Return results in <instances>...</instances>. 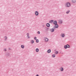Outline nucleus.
<instances>
[{"instance_id": "28", "label": "nucleus", "mask_w": 76, "mask_h": 76, "mask_svg": "<svg viewBox=\"0 0 76 76\" xmlns=\"http://www.w3.org/2000/svg\"><path fill=\"white\" fill-rule=\"evenodd\" d=\"M9 49L10 50V48H9Z\"/></svg>"}, {"instance_id": "3", "label": "nucleus", "mask_w": 76, "mask_h": 76, "mask_svg": "<svg viewBox=\"0 0 76 76\" xmlns=\"http://www.w3.org/2000/svg\"><path fill=\"white\" fill-rule=\"evenodd\" d=\"M64 48L65 49H67V48H70V45H67L64 46Z\"/></svg>"}, {"instance_id": "30", "label": "nucleus", "mask_w": 76, "mask_h": 76, "mask_svg": "<svg viewBox=\"0 0 76 76\" xmlns=\"http://www.w3.org/2000/svg\"><path fill=\"white\" fill-rule=\"evenodd\" d=\"M67 47H69V46H67Z\"/></svg>"}, {"instance_id": "14", "label": "nucleus", "mask_w": 76, "mask_h": 76, "mask_svg": "<svg viewBox=\"0 0 76 76\" xmlns=\"http://www.w3.org/2000/svg\"><path fill=\"white\" fill-rule=\"evenodd\" d=\"M72 3H76V0H72Z\"/></svg>"}, {"instance_id": "21", "label": "nucleus", "mask_w": 76, "mask_h": 76, "mask_svg": "<svg viewBox=\"0 0 76 76\" xmlns=\"http://www.w3.org/2000/svg\"><path fill=\"white\" fill-rule=\"evenodd\" d=\"M31 44H34V40H31Z\"/></svg>"}, {"instance_id": "11", "label": "nucleus", "mask_w": 76, "mask_h": 76, "mask_svg": "<svg viewBox=\"0 0 76 76\" xmlns=\"http://www.w3.org/2000/svg\"><path fill=\"white\" fill-rule=\"evenodd\" d=\"M27 36V37H28V38H29L30 37H29V34L28 33H27L26 34Z\"/></svg>"}, {"instance_id": "16", "label": "nucleus", "mask_w": 76, "mask_h": 76, "mask_svg": "<svg viewBox=\"0 0 76 76\" xmlns=\"http://www.w3.org/2000/svg\"><path fill=\"white\" fill-rule=\"evenodd\" d=\"M21 47L22 48H25V46L24 45H21Z\"/></svg>"}, {"instance_id": "7", "label": "nucleus", "mask_w": 76, "mask_h": 76, "mask_svg": "<svg viewBox=\"0 0 76 76\" xmlns=\"http://www.w3.org/2000/svg\"><path fill=\"white\" fill-rule=\"evenodd\" d=\"M48 30H49V28L47 27L45 28V31H48Z\"/></svg>"}, {"instance_id": "9", "label": "nucleus", "mask_w": 76, "mask_h": 76, "mask_svg": "<svg viewBox=\"0 0 76 76\" xmlns=\"http://www.w3.org/2000/svg\"><path fill=\"white\" fill-rule=\"evenodd\" d=\"M54 31V28H52L50 29V32H53Z\"/></svg>"}, {"instance_id": "15", "label": "nucleus", "mask_w": 76, "mask_h": 76, "mask_svg": "<svg viewBox=\"0 0 76 76\" xmlns=\"http://www.w3.org/2000/svg\"><path fill=\"white\" fill-rule=\"evenodd\" d=\"M36 52H39V49L38 48H36Z\"/></svg>"}, {"instance_id": "25", "label": "nucleus", "mask_w": 76, "mask_h": 76, "mask_svg": "<svg viewBox=\"0 0 76 76\" xmlns=\"http://www.w3.org/2000/svg\"><path fill=\"white\" fill-rule=\"evenodd\" d=\"M37 33L38 34H40V32L39 31H38Z\"/></svg>"}, {"instance_id": "1", "label": "nucleus", "mask_w": 76, "mask_h": 76, "mask_svg": "<svg viewBox=\"0 0 76 76\" xmlns=\"http://www.w3.org/2000/svg\"><path fill=\"white\" fill-rule=\"evenodd\" d=\"M53 24L55 25L53 27L54 29H56V28H57L58 27V25L57 24V21L55 20L54 21Z\"/></svg>"}, {"instance_id": "22", "label": "nucleus", "mask_w": 76, "mask_h": 76, "mask_svg": "<svg viewBox=\"0 0 76 76\" xmlns=\"http://www.w3.org/2000/svg\"><path fill=\"white\" fill-rule=\"evenodd\" d=\"M36 42H39V40H38V39H36Z\"/></svg>"}, {"instance_id": "24", "label": "nucleus", "mask_w": 76, "mask_h": 76, "mask_svg": "<svg viewBox=\"0 0 76 76\" xmlns=\"http://www.w3.org/2000/svg\"><path fill=\"white\" fill-rule=\"evenodd\" d=\"M34 39H35V40H37V37H35Z\"/></svg>"}, {"instance_id": "19", "label": "nucleus", "mask_w": 76, "mask_h": 76, "mask_svg": "<svg viewBox=\"0 0 76 76\" xmlns=\"http://www.w3.org/2000/svg\"><path fill=\"white\" fill-rule=\"evenodd\" d=\"M70 12V11L69 10L68 11H67L66 12V14H69V12Z\"/></svg>"}, {"instance_id": "10", "label": "nucleus", "mask_w": 76, "mask_h": 76, "mask_svg": "<svg viewBox=\"0 0 76 76\" xmlns=\"http://www.w3.org/2000/svg\"><path fill=\"white\" fill-rule=\"evenodd\" d=\"M46 26L47 27H50V24L49 23H47Z\"/></svg>"}, {"instance_id": "17", "label": "nucleus", "mask_w": 76, "mask_h": 76, "mask_svg": "<svg viewBox=\"0 0 76 76\" xmlns=\"http://www.w3.org/2000/svg\"><path fill=\"white\" fill-rule=\"evenodd\" d=\"M61 36H62V37H64V34H62L61 35Z\"/></svg>"}, {"instance_id": "29", "label": "nucleus", "mask_w": 76, "mask_h": 76, "mask_svg": "<svg viewBox=\"0 0 76 76\" xmlns=\"http://www.w3.org/2000/svg\"><path fill=\"white\" fill-rule=\"evenodd\" d=\"M55 51H56V50H55Z\"/></svg>"}, {"instance_id": "23", "label": "nucleus", "mask_w": 76, "mask_h": 76, "mask_svg": "<svg viewBox=\"0 0 76 76\" xmlns=\"http://www.w3.org/2000/svg\"><path fill=\"white\" fill-rule=\"evenodd\" d=\"M58 51H56L55 52V54H58Z\"/></svg>"}, {"instance_id": "4", "label": "nucleus", "mask_w": 76, "mask_h": 76, "mask_svg": "<svg viewBox=\"0 0 76 76\" xmlns=\"http://www.w3.org/2000/svg\"><path fill=\"white\" fill-rule=\"evenodd\" d=\"M48 39L47 38L45 37V42H48Z\"/></svg>"}, {"instance_id": "18", "label": "nucleus", "mask_w": 76, "mask_h": 76, "mask_svg": "<svg viewBox=\"0 0 76 76\" xmlns=\"http://www.w3.org/2000/svg\"><path fill=\"white\" fill-rule=\"evenodd\" d=\"M4 38L5 41H6V40H7V37L5 36L4 37Z\"/></svg>"}, {"instance_id": "20", "label": "nucleus", "mask_w": 76, "mask_h": 76, "mask_svg": "<svg viewBox=\"0 0 76 76\" xmlns=\"http://www.w3.org/2000/svg\"><path fill=\"white\" fill-rule=\"evenodd\" d=\"M55 57H56V55L53 54L52 55V57H53V58H54Z\"/></svg>"}, {"instance_id": "5", "label": "nucleus", "mask_w": 76, "mask_h": 76, "mask_svg": "<svg viewBox=\"0 0 76 76\" xmlns=\"http://www.w3.org/2000/svg\"><path fill=\"white\" fill-rule=\"evenodd\" d=\"M39 14L38 13V12L37 11H36L35 12V15L36 16H38Z\"/></svg>"}, {"instance_id": "13", "label": "nucleus", "mask_w": 76, "mask_h": 76, "mask_svg": "<svg viewBox=\"0 0 76 76\" xmlns=\"http://www.w3.org/2000/svg\"><path fill=\"white\" fill-rule=\"evenodd\" d=\"M48 53H51V50L49 49L48 50Z\"/></svg>"}, {"instance_id": "12", "label": "nucleus", "mask_w": 76, "mask_h": 76, "mask_svg": "<svg viewBox=\"0 0 76 76\" xmlns=\"http://www.w3.org/2000/svg\"><path fill=\"white\" fill-rule=\"evenodd\" d=\"M60 70L61 71V72H63V70H64V69H63V68L61 67V68L60 69Z\"/></svg>"}, {"instance_id": "2", "label": "nucleus", "mask_w": 76, "mask_h": 76, "mask_svg": "<svg viewBox=\"0 0 76 76\" xmlns=\"http://www.w3.org/2000/svg\"><path fill=\"white\" fill-rule=\"evenodd\" d=\"M65 6L66 7H70L71 6V4H70V2H67Z\"/></svg>"}, {"instance_id": "27", "label": "nucleus", "mask_w": 76, "mask_h": 76, "mask_svg": "<svg viewBox=\"0 0 76 76\" xmlns=\"http://www.w3.org/2000/svg\"><path fill=\"white\" fill-rule=\"evenodd\" d=\"M7 57H8V56H9V53H8L7 54Z\"/></svg>"}, {"instance_id": "26", "label": "nucleus", "mask_w": 76, "mask_h": 76, "mask_svg": "<svg viewBox=\"0 0 76 76\" xmlns=\"http://www.w3.org/2000/svg\"><path fill=\"white\" fill-rule=\"evenodd\" d=\"M4 51H6V49L4 48Z\"/></svg>"}, {"instance_id": "8", "label": "nucleus", "mask_w": 76, "mask_h": 76, "mask_svg": "<svg viewBox=\"0 0 76 76\" xmlns=\"http://www.w3.org/2000/svg\"><path fill=\"white\" fill-rule=\"evenodd\" d=\"M53 21H54V20H50L49 21V23H52L53 22Z\"/></svg>"}, {"instance_id": "6", "label": "nucleus", "mask_w": 76, "mask_h": 76, "mask_svg": "<svg viewBox=\"0 0 76 76\" xmlns=\"http://www.w3.org/2000/svg\"><path fill=\"white\" fill-rule=\"evenodd\" d=\"M59 23L60 24H62L63 23V20H59Z\"/></svg>"}]
</instances>
